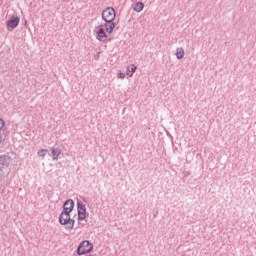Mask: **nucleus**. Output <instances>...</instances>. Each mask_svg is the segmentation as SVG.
Instances as JSON below:
<instances>
[{
  "instance_id": "1",
  "label": "nucleus",
  "mask_w": 256,
  "mask_h": 256,
  "mask_svg": "<svg viewBox=\"0 0 256 256\" xmlns=\"http://www.w3.org/2000/svg\"><path fill=\"white\" fill-rule=\"evenodd\" d=\"M116 18V12L112 7H108L102 12V19L105 21V30L107 33H113L116 25L114 20Z\"/></svg>"
},
{
  "instance_id": "2",
  "label": "nucleus",
  "mask_w": 256,
  "mask_h": 256,
  "mask_svg": "<svg viewBox=\"0 0 256 256\" xmlns=\"http://www.w3.org/2000/svg\"><path fill=\"white\" fill-rule=\"evenodd\" d=\"M58 223L63 225L66 231H72V229H74L75 220L71 218V214L60 213V216H58Z\"/></svg>"
},
{
  "instance_id": "3",
  "label": "nucleus",
  "mask_w": 256,
  "mask_h": 256,
  "mask_svg": "<svg viewBox=\"0 0 256 256\" xmlns=\"http://www.w3.org/2000/svg\"><path fill=\"white\" fill-rule=\"evenodd\" d=\"M93 244L89 240L82 241L78 248L76 249V254L79 256L87 254L93 250Z\"/></svg>"
},
{
  "instance_id": "4",
  "label": "nucleus",
  "mask_w": 256,
  "mask_h": 256,
  "mask_svg": "<svg viewBox=\"0 0 256 256\" xmlns=\"http://www.w3.org/2000/svg\"><path fill=\"white\" fill-rule=\"evenodd\" d=\"M105 25H99L97 27H95L94 32L96 33V38L103 43H107L110 42L111 39H108V36L105 32Z\"/></svg>"
},
{
  "instance_id": "5",
  "label": "nucleus",
  "mask_w": 256,
  "mask_h": 256,
  "mask_svg": "<svg viewBox=\"0 0 256 256\" xmlns=\"http://www.w3.org/2000/svg\"><path fill=\"white\" fill-rule=\"evenodd\" d=\"M12 163V158L9 155H0V172L4 173Z\"/></svg>"
},
{
  "instance_id": "6",
  "label": "nucleus",
  "mask_w": 256,
  "mask_h": 256,
  "mask_svg": "<svg viewBox=\"0 0 256 256\" xmlns=\"http://www.w3.org/2000/svg\"><path fill=\"white\" fill-rule=\"evenodd\" d=\"M76 207L78 209V221H84V219L87 217V208L85 204L78 201V203H76Z\"/></svg>"
},
{
  "instance_id": "7",
  "label": "nucleus",
  "mask_w": 256,
  "mask_h": 256,
  "mask_svg": "<svg viewBox=\"0 0 256 256\" xmlns=\"http://www.w3.org/2000/svg\"><path fill=\"white\" fill-rule=\"evenodd\" d=\"M75 207V203L73 199H68L64 201V206H62V212L64 215H71V212L73 211Z\"/></svg>"
},
{
  "instance_id": "8",
  "label": "nucleus",
  "mask_w": 256,
  "mask_h": 256,
  "mask_svg": "<svg viewBox=\"0 0 256 256\" xmlns=\"http://www.w3.org/2000/svg\"><path fill=\"white\" fill-rule=\"evenodd\" d=\"M20 24V17L18 16H13L6 22L7 30L12 31L15 28H17Z\"/></svg>"
},
{
  "instance_id": "9",
  "label": "nucleus",
  "mask_w": 256,
  "mask_h": 256,
  "mask_svg": "<svg viewBox=\"0 0 256 256\" xmlns=\"http://www.w3.org/2000/svg\"><path fill=\"white\" fill-rule=\"evenodd\" d=\"M50 150H51L52 160L58 161L59 156L62 154L61 148L53 146L50 148Z\"/></svg>"
},
{
  "instance_id": "10",
  "label": "nucleus",
  "mask_w": 256,
  "mask_h": 256,
  "mask_svg": "<svg viewBox=\"0 0 256 256\" xmlns=\"http://www.w3.org/2000/svg\"><path fill=\"white\" fill-rule=\"evenodd\" d=\"M133 9L139 13L144 9V4L142 2H137Z\"/></svg>"
},
{
  "instance_id": "11",
  "label": "nucleus",
  "mask_w": 256,
  "mask_h": 256,
  "mask_svg": "<svg viewBox=\"0 0 256 256\" xmlns=\"http://www.w3.org/2000/svg\"><path fill=\"white\" fill-rule=\"evenodd\" d=\"M136 70H137V67L135 65H132L131 67H128L127 68V75L129 77H132L133 74L136 72Z\"/></svg>"
},
{
  "instance_id": "12",
  "label": "nucleus",
  "mask_w": 256,
  "mask_h": 256,
  "mask_svg": "<svg viewBox=\"0 0 256 256\" xmlns=\"http://www.w3.org/2000/svg\"><path fill=\"white\" fill-rule=\"evenodd\" d=\"M47 152H48V149H40V150H38V152H37V156H38L39 158L44 159L45 156L47 155Z\"/></svg>"
},
{
  "instance_id": "13",
  "label": "nucleus",
  "mask_w": 256,
  "mask_h": 256,
  "mask_svg": "<svg viewBox=\"0 0 256 256\" xmlns=\"http://www.w3.org/2000/svg\"><path fill=\"white\" fill-rule=\"evenodd\" d=\"M184 57V50H183V48H178L177 50H176V58L178 59V60H180V59H182Z\"/></svg>"
},
{
  "instance_id": "14",
  "label": "nucleus",
  "mask_w": 256,
  "mask_h": 256,
  "mask_svg": "<svg viewBox=\"0 0 256 256\" xmlns=\"http://www.w3.org/2000/svg\"><path fill=\"white\" fill-rule=\"evenodd\" d=\"M4 127H5V121L4 119L0 118V131H2Z\"/></svg>"
},
{
  "instance_id": "15",
  "label": "nucleus",
  "mask_w": 256,
  "mask_h": 256,
  "mask_svg": "<svg viewBox=\"0 0 256 256\" xmlns=\"http://www.w3.org/2000/svg\"><path fill=\"white\" fill-rule=\"evenodd\" d=\"M182 174H183L184 177H189L190 176V172L187 171V170H183Z\"/></svg>"
},
{
  "instance_id": "16",
  "label": "nucleus",
  "mask_w": 256,
  "mask_h": 256,
  "mask_svg": "<svg viewBox=\"0 0 256 256\" xmlns=\"http://www.w3.org/2000/svg\"><path fill=\"white\" fill-rule=\"evenodd\" d=\"M118 78L119 79H124L125 78V74L124 73H119L118 74Z\"/></svg>"
},
{
  "instance_id": "17",
  "label": "nucleus",
  "mask_w": 256,
  "mask_h": 256,
  "mask_svg": "<svg viewBox=\"0 0 256 256\" xmlns=\"http://www.w3.org/2000/svg\"><path fill=\"white\" fill-rule=\"evenodd\" d=\"M94 59L98 61L100 59V52L97 53V55L94 56Z\"/></svg>"
},
{
  "instance_id": "18",
  "label": "nucleus",
  "mask_w": 256,
  "mask_h": 256,
  "mask_svg": "<svg viewBox=\"0 0 256 256\" xmlns=\"http://www.w3.org/2000/svg\"><path fill=\"white\" fill-rule=\"evenodd\" d=\"M167 135L171 138V140H172V145H174L173 136H172L169 132H167Z\"/></svg>"
},
{
  "instance_id": "19",
  "label": "nucleus",
  "mask_w": 256,
  "mask_h": 256,
  "mask_svg": "<svg viewBox=\"0 0 256 256\" xmlns=\"http://www.w3.org/2000/svg\"><path fill=\"white\" fill-rule=\"evenodd\" d=\"M0 145H2V135H0Z\"/></svg>"
},
{
  "instance_id": "20",
  "label": "nucleus",
  "mask_w": 256,
  "mask_h": 256,
  "mask_svg": "<svg viewBox=\"0 0 256 256\" xmlns=\"http://www.w3.org/2000/svg\"><path fill=\"white\" fill-rule=\"evenodd\" d=\"M86 256H93V255H86Z\"/></svg>"
},
{
  "instance_id": "21",
  "label": "nucleus",
  "mask_w": 256,
  "mask_h": 256,
  "mask_svg": "<svg viewBox=\"0 0 256 256\" xmlns=\"http://www.w3.org/2000/svg\"><path fill=\"white\" fill-rule=\"evenodd\" d=\"M182 256H186V255H182Z\"/></svg>"
}]
</instances>
